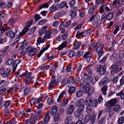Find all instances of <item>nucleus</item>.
I'll use <instances>...</instances> for the list:
<instances>
[{"instance_id":"f257e3e1","label":"nucleus","mask_w":124,"mask_h":124,"mask_svg":"<svg viewBox=\"0 0 124 124\" xmlns=\"http://www.w3.org/2000/svg\"><path fill=\"white\" fill-rule=\"evenodd\" d=\"M61 80V78L60 77L53 75L51 77L50 82L49 84V88H52L58 85Z\"/></svg>"},{"instance_id":"f03ea898","label":"nucleus","mask_w":124,"mask_h":124,"mask_svg":"<svg viewBox=\"0 0 124 124\" xmlns=\"http://www.w3.org/2000/svg\"><path fill=\"white\" fill-rule=\"evenodd\" d=\"M33 22V19L28 21V24L25 27L22 31L20 32L19 30L16 31L15 32V35H16L17 37L19 38L21 37L28 31L29 28L31 27Z\"/></svg>"},{"instance_id":"7ed1b4c3","label":"nucleus","mask_w":124,"mask_h":124,"mask_svg":"<svg viewBox=\"0 0 124 124\" xmlns=\"http://www.w3.org/2000/svg\"><path fill=\"white\" fill-rule=\"evenodd\" d=\"M6 72L5 69L4 67L0 68V74L3 78L8 77L10 74L11 70L7 69Z\"/></svg>"},{"instance_id":"20e7f679","label":"nucleus","mask_w":124,"mask_h":124,"mask_svg":"<svg viewBox=\"0 0 124 124\" xmlns=\"http://www.w3.org/2000/svg\"><path fill=\"white\" fill-rule=\"evenodd\" d=\"M106 71V67L104 65H99L97 67V71L101 75H103L105 73Z\"/></svg>"},{"instance_id":"39448f33","label":"nucleus","mask_w":124,"mask_h":124,"mask_svg":"<svg viewBox=\"0 0 124 124\" xmlns=\"http://www.w3.org/2000/svg\"><path fill=\"white\" fill-rule=\"evenodd\" d=\"M84 108V105H82L81 106H79L78 110L75 113V116L77 117H79L81 113L83 111Z\"/></svg>"},{"instance_id":"423d86ee","label":"nucleus","mask_w":124,"mask_h":124,"mask_svg":"<svg viewBox=\"0 0 124 124\" xmlns=\"http://www.w3.org/2000/svg\"><path fill=\"white\" fill-rule=\"evenodd\" d=\"M92 55V53L87 52L84 54L82 57L84 59L86 60L88 62H89L90 61Z\"/></svg>"},{"instance_id":"0eeeda50","label":"nucleus","mask_w":124,"mask_h":124,"mask_svg":"<svg viewBox=\"0 0 124 124\" xmlns=\"http://www.w3.org/2000/svg\"><path fill=\"white\" fill-rule=\"evenodd\" d=\"M93 100V97L92 96H89L87 97L85 101V105L87 106H88V107H91Z\"/></svg>"},{"instance_id":"6e6552de","label":"nucleus","mask_w":124,"mask_h":124,"mask_svg":"<svg viewBox=\"0 0 124 124\" xmlns=\"http://www.w3.org/2000/svg\"><path fill=\"white\" fill-rule=\"evenodd\" d=\"M111 67L112 68L111 73L112 75H114L118 71L119 69L118 66L116 64H113L111 66Z\"/></svg>"},{"instance_id":"1a4fd4ad","label":"nucleus","mask_w":124,"mask_h":124,"mask_svg":"<svg viewBox=\"0 0 124 124\" xmlns=\"http://www.w3.org/2000/svg\"><path fill=\"white\" fill-rule=\"evenodd\" d=\"M118 101L116 98H115L111 99L108 102V107H110L111 108L112 107V106L114 105Z\"/></svg>"},{"instance_id":"9d476101","label":"nucleus","mask_w":124,"mask_h":124,"mask_svg":"<svg viewBox=\"0 0 124 124\" xmlns=\"http://www.w3.org/2000/svg\"><path fill=\"white\" fill-rule=\"evenodd\" d=\"M75 106L74 105H70L69 106L67 110L66 113L68 115L72 113L74 109Z\"/></svg>"},{"instance_id":"9b49d317","label":"nucleus","mask_w":124,"mask_h":124,"mask_svg":"<svg viewBox=\"0 0 124 124\" xmlns=\"http://www.w3.org/2000/svg\"><path fill=\"white\" fill-rule=\"evenodd\" d=\"M21 60H20L17 59L15 61L13 62L12 66L13 67L12 71L14 72L16 70L18 65L20 62Z\"/></svg>"},{"instance_id":"f8f14e48","label":"nucleus","mask_w":124,"mask_h":124,"mask_svg":"<svg viewBox=\"0 0 124 124\" xmlns=\"http://www.w3.org/2000/svg\"><path fill=\"white\" fill-rule=\"evenodd\" d=\"M68 44V41L67 40L63 42L57 47V48L59 50H62L64 47H66Z\"/></svg>"},{"instance_id":"ddd939ff","label":"nucleus","mask_w":124,"mask_h":124,"mask_svg":"<svg viewBox=\"0 0 124 124\" xmlns=\"http://www.w3.org/2000/svg\"><path fill=\"white\" fill-rule=\"evenodd\" d=\"M85 31H83L81 32L80 30H78L77 32L76 37L78 39L80 38L81 36L82 38L85 37Z\"/></svg>"},{"instance_id":"4468645a","label":"nucleus","mask_w":124,"mask_h":124,"mask_svg":"<svg viewBox=\"0 0 124 124\" xmlns=\"http://www.w3.org/2000/svg\"><path fill=\"white\" fill-rule=\"evenodd\" d=\"M52 35L50 30L49 29L45 32V34L44 36L46 40L52 38Z\"/></svg>"},{"instance_id":"2eb2a0df","label":"nucleus","mask_w":124,"mask_h":124,"mask_svg":"<svg viewBox=\"0 0 124 124\" xmlns=\"http://www.w3.org/2000/svg\"><path fill=\"white\" fill-rule=\"evenodd\" d=\"M46 40L44 36H43V38H42V37H39L37 40V43L36 44L37 45H38L41 43H44L45 42Z\"/></svg>"},{"instance_id":"dca6fc26","label":"nucleus","mask_w":124,"mask_h":124,"mask_svg":"<svg viewBox=\"0 0 124 124\" xmlns=\"http://www.w3.org/2000/svg\"><path fill=\"white\" fill-rule=\"evenodd\" d=\"M91 87L90 84H86L83 88V91L85 93H87L89 92L91 89Z\"/></svg>"},{"instance_id":"f3484780","label":"nucleus","mask_w":124,"mask_h":124,"mask_svg":"<svg viewBox=\"0 0 124 124\" xmlns=\"http://www.w3.org/2000/svg\"><path fill=\"white\" fill-rule=\"evenodd\" d=\"M108 78L107 77H105L103 78L101 80V81L99 82V85L102 86V85H105L108 82Z\"/></svg>"},{"instance_id":"a211bd4d","label":"nucleus","mask_w":124,"mask_h":124,"mask_svg":"<svg viewBox=\"0 0 124 124\" xmlns=\"http://www.w3.org/2000/svg\"><path fill=\"white\" fill-rule=\"evenodd\" d=\"M31 87V86L30 87L27 86L25 88L23 91V94L25 96H27L30 93Z\"/></svg>"},{"instance_id":"6ab92c4d","label":"nucleus","mask_w":124,"mask_h":124,"mask_svg":"<svg viewBox=\"0 0 124 124\" xmlns=\"http://www.w3.org/2000/svg\"><path fill=\"white\" fill-rule=\"evenodd\" d=\"M37 49L35 48H33L29 52L28 55L30 57L33 56L36 54Z\"/></svg>"},{"instance_id":"aec40b11","label":"nucleus","mask_w":124,"mask_h":124,"mask_svg":"<svg viewBox=\"0 0 124 124\" xmlns=\"http://www.w3.org/2000/svg\"><path fill=\"white\" fill-rule=\"evenodd\" d=\"M47 28V27L46 26H44L38 32L40 36H42V35L44 34L45 32L46 31V29Z\"/></svg>"},{"instance_id":"412c9836","label":"nucleus","mask_w":124,"mask_h":124,"mask_svg":"<svg viewBox=\"0 0 124 124\" xmlns=\"http://www.w3.org/2000/svg\"><path fill=\"white\" fill-rule=\"evenodd\" d=\"M36 116L33 114L31 115L29 119V122L31 123H33L35 122L36 120H37V118H36Z\"/></svg>"},{"instance_id":"4be33fe9","label":"nucleus","mask_w":124,"mask_h":124,"mask_svg":"<svg viewBox=\"0 0 124 124\" xmlns=\"http://www.w3.org/2000/svg\"><path fill=\"white\" fill-rule=\"evenodd\" d=\"M84 100L83 99H80L77 101L75 103V106L76 107H78L81 106L82 105H84L83 103Z\"/></svg>"},{"instance_id":"5701e85b","label":"nucleus","mask_w":124,"mask_h":124,"mask_svg":"<svg viewBox=\"0 0 124 124\" xmlns=\"http://www.w3.org/2000/svg\"><path fill=\"white\" fill-rule=\"evenodd\" d=\"M121 27V25L120 24H116L115 28L113 32V33L114 35H116L117 32L120 30V28Z\"/></svg>"},{"instance_id":"b1692460","label":"nucleus","mask_w":124,"mask_h":124,"mask_svg":"<svg viewBox=\"0 0 124 124\" xmlns=\"http://www.w3.org/2000/svg\"><path fill=\"white\" fill-rule=\"evenodd\" d=\"M98 46L96 49L97 52H98L101 51H103L102 49L104 47V45L99 42L98 44Z\"/></svg>"},{"instance_id":"393cba45","label":"nucleus","mask_w":124,"mask_h":124,"mask_svg":"<svg viewBox=\"0 0 124 124\" xmlns=\"http://www.w3.org/2000/svg\"><path fill=\"white\" fill-rule=\"evenodd\" d=\"M6 34L11 39L13 38L15 35L14 32L11 31L7 32L6 33Z\"/></svg>"},{"instance_id":"a878e982","label":"nucleus","mask_w":124,"mask_h":124,"mask_svg":"<svg viewBox=\"0 0 124 124\" xmlns=\"http://www.w3.org/2000/svg\"><path fill=\"white\" fill-rule=\"evenodd\" d=\"M72 119V117L71 115L67 117L65 120V124H69L70 123Z\"/></svg>"},{"instance_id":"bb28decb","label":"nucleus","mask_w":124,"mask_h":124,"mask_svg":"<svg viewBox=\"0 0 124 124\" xmlns=\"http://www.w3.org/2000/svg\"><path fill=\"white\" fill-rule=\"evenodd\" d=\"M108 111H109L108 114L110 118H111L114 114L115 113V111L113 110V108L112 107L111 108L110 107H108Z\"/></svg>"},{"instance_id":"cd10ccee","label":"nucleus","mask_w":124,"mask_h":124,"mask_svg":"<svg viewBox=\"0 0 124 124\" xmlns=\"http://www.w3.org/2000/svg\"><path fill=\"white\" fill-rule=\"evenodd\" d=\"M42 112L41 110H38L36 112L35 116L37 118L40 119L42 117Z\"/></svg>"},{"instance_id":"c85d7f7f","label":"nucleus","mask_w":124,"mask_h":124,"mask_svg":"<svg viewBox=\"0 0 124 124\" xmlns=\"http://www.w3.org/2000/svg\"><path fill=\"white\" fill-rule=\"evenodd\" d=\"M58 110L57 107L55 105L53 106L52 107L51 113L52 115H54L57 112Z\"/></svg>"},{"instance_id":"c756f323","label":"nucleus","mask_w":124,"mask_h":124,"mask_svg":"<svg viewBox=\"0 0 124 124\" xmlns=\"http://www.w3.org/2000/svg\"><path fill=\"white\" fill-rule=\"evenodd\" d=\"M81 45V42L79 41L75 42L74 46V49H78Z\"/></svg>"},{"instance_id":"7c9ffc66","label":"nucleus","mask_w":124,"mask_h":124,"mask_svg":"<svg viewBox=\"0 0 124 124\" xmlns=\"http://www.w3.org/2000/svg\"><path fill=\"white\" fill-rule=\"evenodd\" d=\"M108 86L106 85H104L101 89V90L103 93V94L106 95L107 94L106 91L108 90Z\"/></svg>"},{"instance_id":"2f4dec72","label":"nucleus","mask_w":124,"mask_h":124,"mask_svg":"<svg viewBox=\"0 0 124 124\" xmlns=\"http://www.w3.org/2000/svg\"><path fill=\"white\" fill-rule=\"evenodd\" d=\"M114 13L113 12H109L107 15V19L108 20H112L114 16Z\"/></svg>"},{"instance_id":"473e14b6","label":"nucleus","mask_w":124,"mask_h":124,"mask_svg":"<svg viewBox=\"0 0 124 124\" xmlns=\"http://www.w3.org/2000/svg\"><path fill=\"white\" fill-rule=\"evenodd\" d=\"M60 114L59 113H57L54 116V121L55 122H58L60 120Z\"/></svg>"},{"instance_id":"72a5a7b5","label":"nucleus","mask_w":124,"mask_h":124,"mask_svg":"<svg viewBox=\"0 0 124 124\" xmlns=\"http://www.w3.org/2000/svg\"><path fill=\"white\" fill-rule=\"evenodd\" d=\"M115 111L117 112L118 110H121V108L119 105L117 104L114 106L113 109Z\"/></svg>"},{"instance_id":"f704fd0d","label":"nucleus","mask_w":124,"mask_h":124,"mask_svg":"<svg viewBox=\"0 0 124 124\" xmlns=\"http://www.w3.org/2000/svg\"><path fill=\"white\" fill-rule=\"evenodd\" d=\"M116 96H120L121 100L124 99V92L123 91H121L118 93H116Z\"/></svg>"},{"instance_id":"c9c22d12","label":"nucleus","mask_w":124,"mask_h":124,"mask_svg":"<svg viewBox=\"0 0 124 124\" xmlns=\"http://www.w3.org/2000/svg\"><path fill=\"white\" fill-rule=\"evenodd\" d=\"M98 43H99L96 42V41H94L93 43L90 44L89 46L91 49L95 48L97 46Z\"/></svg>"},{"instance_id":"e433bc0d","label":"nucleus","mask_w":124,"mask_h":124,"mask_svg":"<svg viewBox=\"0 0 124 124\" xmlns=\"http://www.w3.org/2000/svg\"><path fill=\"white\" fill-rule=\"evenodd\" d=\"M4 106L5 108H7L11 104L12 102L9 100H8L4 101Z\"/></svg>"},{"instance_id":"4c0bfd02","label":"nucleus","mask_w":124,"mask_h":124,"mask_svg":"<svg viewBox=\"0 0 124 124\" xmlns=\"http://www.w3.org/2000/svg\"><path fill=\"white\" fill-rule=\"evenodd\" d=\"M76 88L74 86L71 87L68 90V93L70 94H71L75 92Z\"/></svg>"},{"instance_id":"58836bf2","label":"nucleus","mask_w":124,"mask_h":124,"mask_svg":"<svg viewBox=\"0 0 124 124\" xmlns=\"http://www.w3.org/2000/svg\"><path fill=\"white\" fill-rule=\"evenodd\" d=\"M98 103L97 99L96 98L93 101L92 104V106L94 108H96L97 106Z\"/></svg>"},{"instance_id":"ea45409f","label":"nucleus","mask_w":124,"mask_h":124,"mask_svg":"<svg viewBox=\"0 0 124 124\" xmlns=\"http://www.w3.org/2000/svg\"><path fill=\"white\" fill-rule=\"evenodd\" d=\"M65 81H67V83L70 85H72L74 82V79L73 78H71L68 79V78H66L65 79Z\"/></svg>"},{"instance_id":"a19ab883","label":"nucleus","mask_w":124,"mask_h":124,"mask_svg":"<svg viewBox=\"0 0 124 124\" xmlns=\"http://www.w3.org/2000/svg\"><path fill=\"white\" fill-rule=\"evenodd\" d=\"M50 31L53 36H55L58 33V31L57 28H56L54 29H52L50 30Z\"/></svg>"},{"instance_id":"79ce46f5","label":"nucleus","mask_w":124,"mask_h":124,"mask_svg":"<svg viewBox=\"0 0 124 124\" xmlns=\"http://www.w3.org/2000/svg\"><path fill=\"white\" fill-rule=\"evenodd\" d=\"M57 7L54 5H53L50 8L49 10L51 12H55L57 10Z\"/></svg>"},{"instance_id":"37998d69","label":"nucleus","mask_w":124,"mask_h":124,"mask_svg":"<svg viewBox=\"0 0 124 124\" xmlns=\"http://www.w3.org/2000/svg\"><path fill=\"white\" fill-rule=\"evenodd\" d=\"M78 9L77 7L75 6L72 8L70 10V12L71 14H76V12Z\"/></svg>"},{"instance_id":"c03bdc74","label":"nucleus","mask_w":124,"mask_h":124,"mask_svg":"<svg viewBox=\"0 0 124 124\" xmlns=\"http://www.w3.org/2000/svg\"><path fill=\"white\" fill-rule=\"evenodd\" d=\"M96 9V8L95 7H91L89 9L88 11V12L90 14H94Z\"/></svg>"},{"instance_id":"a18cd8bd","label":"nucleus","mask_w":124,"mask_h":124,"mask_svg":"<svg viewBox=\"0 0 124 124\" xmlns=\"http://www.w3.org/2000/svg\"><path fill=\"white\" fill-rule=\"evenodd\" d=\"M50 119V116L48 114V113H47L44 119L42 120L46 124L49 121Z\"/></svg>"},{"instance_id":"49530a36","label":"nucleus","mask_w":124,"mask_h":124,"mask_svg":"<svg viewBox=\"0 0 124 124\" xmlns=\"http://www.w3.org/2000/svg\"><path fill=\"white\" fill-rule=\"evenodd\" d=\"M62 16L61 13L60 12H56L54 15V18L55 20L57 19L58 18Z\"/></svg>"},{"instance_id":"de8ad7c7","label":"nucleus","mask_w":124,"mask_h":124,"mask_svg":"<svg viewBox=\"0 0 124 124\" xmlns=\"http://www.w3.org/2000/svg\"><path fill=\"white\" fill-rule=\"evenodd\" d=\"M97 114L94 113L92 116L91 118V122L92 124H93L95 122V118Z\"/></svg>"},{"instance_id":"09e8293b","label":"nucleus","mask_w":124,"mask_h":124,"mask_svg":"<svg viewBox=\"0 0 124 124\" xmlns=\"http://www.w3.org/2000/svg\"><path fill=\"white\" fill-rule=\"evenodd\" d=\"M93 30L91 29L85 31V37L88 36L89 35L91 34Z\"/></svg>"},{"instance_id":"8fccbe9b","label":"nucleus","mask_w":124,"mask_h":124,"mask_svg":"<svg viewBox=\"0 0 124 124\" xmlns=\"http://www.w3.org/2000/svg\"><path fill=\"white\" fill-rule=\"evenodd\" d=\"M67 4L66 1H63L60 4L58 5V8H62L65 6Z\"/></svg>"},{"instance_id":"3c124183","label":"nucleus","mask_w":124,"mask_h":124,"mask_svg":"<svg viewBox=\"0 0 124 124\" xmlns=\"http://www.w3.org/2000/svg\"><path fill=\"white\" fill-rule=\"evenodd\" d=\"M104 6V4H102L99 8V11L101 14H102L105 11Z\"/></svg>"},{"instance_id":"603ef678","label":"nucleus","mask_w":124,"mask_h":124,"mask_svg":"<svg viewBox=\"0 0 124 124\" xmlns=\"http://www.w3.org/2000/svg\"><path fill=\"white\" fill-rule=\"evenodd\" d=\"M106 118L105 116H103L99 121L98 124H104L105 123Z\"/></svg>"},{"instance_id":"864d4df0","label":"nucleus","mask_w":124,"mask_h":124,"mask_svg":"<svg viewBox=\"0 0 124 124\" xmlns=\"http://www.w3.org/2000/svg\"><path fill=\"white\" fill-rule=\"evenodd\" d=\"M118 123L119 124H122L124 122V117H120L118 119Z\"/></svg>"},{"instance_id":"5fc2aeb1","label":"nucleus","mask_w":124,"mask_h":124,"mask_svg":"<svg viewBox=\"0 0 124 124\" xmlns=\"http://www.w3.org/2000/svg\"><path fill=\"white\" fill-rule=\"evenodd\" d=\"M68 32L66 31L62 35V38L63 40H66L68 37Z\"/></svg>"},{"instance_id":"6e6d98bb","label":"nucleus","mask_w":124,"mask_h":124,"mask_svg":"<svg viewBox=\"0 0 124 124\" xmlns=\"http://www.w3.org/2000/svg\"><path fill=\"white\" fill-rule=\"evenodd\" d=\"M91 117V115L90 114H88L86 115L85 117L84 121L85 122H88L90 119Z\"/></svg>"},{"instance_id":"4d7b16f0","label":"nucleus","mask_w":124,"mask_h":124,"mask_svg":"<svg viewBox=\"0 0 124 124\" xmlns=\"http://www.w3.org/2000/svg\"><path fill=\"white\" fill-rule=\"evenodd\" d=\"M47 20L46 19H44L39 21L38 22V24L39 25H41L45 24L46 23Z\"/></svg>"},{"instance_id":"13d9d810","label":"nucleus","mask_w":124,"mask_h":124,"mask_svg":"<svg viewBox=\"0 0 124 124\" xmlns=\"http://www.w3.org/2000/svg\"><path fill=\"white\" fill-rule=\"evenodd\" d=\"M84 52L83 51H78L76 53V57L77 58H78L80 56L82 55L83 54Z\"/></svg>"},{"instance_id":"bf43d9fd","label":"nucleus","mask_w":124,"mask_h":124,"mask_svg":"<svg viewBox=\"0 0 124 124\" xmlns=\"http://www.w3.org/2000/svg\"><path fill=\"white\" fill-rule=\"evenodd\" d=\"M69 57L70 58L73 57L75 54V52L73 50H71L70 51L68 54Z\"/></svg>"},{"instance_id":"052dcab7","label":"nucleus","mask_w":124,"mask_h":124,"mask_svg":"<svg viewBox=\"0 0 124 124\" xmlns=\"http://www.w3.org/2000/svg\"><path fill=\"white\" fill-rule=\"evenodd\" d=\"M76 2L74 0H72L70 1L69 3V5L70 8L73 7L75 5Z\"/></svg>"},{"instance_id":"680f3d73","label":"nucleus","mask_w":124,"mask_h":124,"mask_svg":"<svg viewBox=\"0 0 124 124\" xmlns=\"http://www.w3.org/2000/svg\"><path fill=\"white\" fill-rule=\"evenodd\" d=\"M69 100L68 99L64 100L61 103V105L63 106H64L67 104L69 102Z\"/></svg>"},{"instance_id":"e2e57ef3","label":"nucleus","mask_w":124,"mask_h":124,"mask_svg":"<svg viewBox=\"0 0 124 124\" xmlns=\"http://www.w3.org/2000/svg\"><path fill=\"white\" fill-rule=\"evenodd\" d=\"M83 25V24L82 23H80L77 26H76V27L74 28V30L75 31H77L81 29Z\"/></svg>"},{"instance_id":"0e129e2a","label":"nucleus","mask_w":124,"mask_h":124,"mask_svg":"<svg viewBox=\"0 0 124 124\" xmlns=\"http://www.w3.org/2000/svg\"><path fill=\"white\" fill-rule=\"evenodd\" d=\"M34 20L35 21H38L41 18V17L39 15L36 14L34 16Z\"/></svg>"},{"instance_id":"69168bd1","label":"nucleus","mask_w":124,"mask_h":124,"mask_svg":"<svg viewBox=\"0 0 124 124\" xmlns=\"http://www.w3.org/2000/svg\"><path fill=\"white\" fill-rule=\"evenodd\" d=\"M58 62H55L54 65L53 66L51 70L52 71L54 72L56 70V68L58 66Z\"/></svg>"},{"instance_id":"338daca9","label":"nucleus","mask_w":124,"mask_h":124,"mask_svg":"<svg viewBox=\"0 0 124 124\" xmlns=\"http://www.w3.org/2000/svg\"><path fill=\"white\" fill-rule=\"evenodd\" d=\"M124 9V8H122L118 10L116 13V16H119L121 15L123 12Z\"/></svg>"},{"instance_id":"774afa93","label":"nucleus","mask_w":124,"mask_h":124,"mask_svg":"<svg viewBox=\"0 0 124 124\" xmlns=\"http://www.w3.org/2000/svg\"><path fill=\"white\" fill-rule=\"evenodd\" d=\"M98 80V77L95 76L94 77L92 80V84H94Z\"/></svg>"}]
</instances>
